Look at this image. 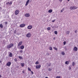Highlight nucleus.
Returning a JSON list of instances; mask_svg holds the SVG:
<instances>
[{"instance_id":"1","label":"nucleus","mask_w":78,"mask_h":78,"mask_svg":"<svg viewBox=\"0 0 78 78\" xmlns=\"http://www.w3.org/2000/svg\"><path fill=\"white\" fill-rule=\"evenodd\" d=\"M13 46H14V44H13L11 43L7 45V48H11V47H13Z\"/></svg>"},{"instance_id":"2","label":"nucleus","mask_w":78,"mask_h":78,"mask_svg":"<svg viewBox=\"0 0 78 78\" xmlns=\"http://www.w3.org/2000/svg\"><path fill=\"white\" fill-rule=\"evenodd\" d=\"M31 36V34L30 33L27 34L26 35V37H30Z\"/></svg>"},{"instance_id":"3","label":"nucleus","mask_w":78,"mask_h":78,"mask_svg":"<svg viewBox=\"0 0 78 78\" xmlns=\"http://www.w3.org/2000/svg\"><path fill=\"white\" fill-rule=\"evenodd\" d=\"M70 8V9H71V10H73V9H76V7L72 6Z\"/></svg>"},{"instance_id":"4","label":"nucleus","mask_w":78,"mask_h":78,"mask_svg":"<svg viewBox=\"0 0 78 78\" xmlns=\"http://www.w3.org/2000/svg\"><path fill=\"white\" fill-rule=\"evenodd\" d=\"M19 13V11L18 10H16L15 12V15H17Z\"/></svg>"},{"instance_id":"5","label":"nucleus","mask_w":78,"mask_h":78,"mask_svg":"<svg viewBox=\"0 0 78 78\" xmlns=\"http://www.w3.org/2000/svg\"><path fill=\"white\" fill-rule=\"evenodd\" d=\"M25 27V24H21L20 26V28H23V27Z\"/></svg>"},{"instance_id":"6","label":"nucleus","mask_w":78,"mask_h":78,"mask_svg":"<svg viewBox=\"0 0 78 78\" xmlns=\"http://www.w3.org/2000/svg\"><path fill=\"white\" fill-rule=\"evenodd\" d=\"M33 28V26H32L30 25L28 26L27 28L29 30H31Z\"/></svg>"},{"instance_id":"7","label":"nucleus","mask_w":78,"mask_h":78,"mask_svg":"<svg viewBox=\"0 0 78 78\" xmlns=\"http://www.w3.org/2000/svg\"><path fill=\"white\" fill-rule=\"evenodd\" d=\"M36 68L37 69H39L41 68V65H36Z\"/></svg>"},{"instance_id":"8","label":"nucleus","mask_w":78,"mask_h":78,"mask_svg":"<svg viewBox=\"0 0 78 78\" xmlns=\"http://www.w3.org/2000/svg\"><path fill=\"white\" fill-rule=\"evenodd\" d=\"M25 17H28L30 16V15L29 14V13H26L25 15Z\"/></svg>"},{"instance_id":"9","label":"nucleus","mask_w":78,"mask_h":78,"mask_svg":"<svg viewBox=\"0 0 78 78\" xmlns=\"http://www.w3.org/2000/svg\"><path fill=\"white\" fill-rule=\"evenodd\" d=\"M11 62H9L7 63L6 65L7 66H11Z\"/></svg>"},{"instance_id":"10","label":"nucleus","mask_w":78,"mask_h":78,"mask_svg":"<svg viewBox=\"0 0 78 78\" xmlns=\"http://www.w3.org/2000/svg\"><path fill=\"white\" fill-rule=\"evenodd\" d=\"M73 50L75 51H77L78 50V48L76 47H75L74 48Z\"/></svg>"},{"instance_id":"11","label":"nucleus","mask_w":78,"mask_h":78,"mask_svg":"<svg viewBox=\"0 0 78 78\" xmlns=\"http://www.w3.org/2000/svg\"><path fill=\"white\" fill-rule=\"evenodd\" d=\"M29 2H30V0H27L26 4V5H25L26 6H27L28 5Z\"/></svg>"},{"instance_id":"12","label":"nucleus","mask_w":78,"mask_h":78,"mask_svg":"<svg viewBox=\"0 0 78 78\" xmlns=\"http://www.w3.org/2000/svg\"><path fill=\"white\" fill-rule=\"evenodd\" d=\"M24 48V46H23V45H22L20 47V49H21V50H23V49Z\"/></svg>"},{"instance_id":"13","label":"nucleus","mask_w":78,"mask_h":78,"mask_svg":"<svg viewBox=\"0 0 78 78\" xmlns=\"http://www.w3.org/2000/svg\"><path fill=\"white\" fill-rule=\"evenodd\" d=\"M22 41H20L18 44V46H20L22 45Z\"/></svg>"},{"instance_id":"14","label":"nucleus","mask_w":78,"mask_h":78,"mask_svg":"<svg viewBox=\"0 0 78 78\" xmlns=\"http://www.w3.org/2000/svg\"><path fill=\"white\" fill-rule=\"evenodd\" d=\"M52 11H53L52 10V9H50L48 11V12H49L50 13H51L52 12Z\"/></svg>"},{"instance_id":"15","label":"nucleus","mask_w":78,"mask_h":78,"mask_svg":"<svg viewBox=\"0 0 78 78\" xmlns=\"http://www.w3.org/2000/svg\"><path fill=\"white\" fill-rule=\"evenodd\" d=\"M65 64H67V65H68V64H69V61H66V62H65Z\"/></svg>"},{"instance_id":"16","label":"nucleus","mask_w":78,"mask_h":78,"mask_svg":"<svg viewBox=\"0 0 78 78\" xmlns=\"http://www.w3.org/2000/svg\"><path fill=\"white\" fill-rule=\"evenodd\" d=\"M0 27L1 28H2L3 27V25L2 24H0Z\"/></svg>"},{"instance_id":"17","label":"nucleus","mask_w":78,"mask_h":78,"mask_svg":"<svg viewBox=\"0 0 78 78\" xmlns=\"http://www.w3.org/2000/svg\"><path fill=\"white\" fill-rule=\"evenodd\" d=\"M9 56L10 57H12V53L10 52L9 54Z\"/></svg>"},{"instance_id":"18","label":"nucleus","mask_w":78,"mask_h":78,"mask_svg":"<svg viewBox=\"0 0 78 78\" xmlns=\"http://www.w3.org/2000/svg\"><path fill=\"white\" fill-rule=\"evenodd\" d=\"M20 65H21L22 67H23L24 65V63H21Z\"/></svg>"},{"instance_id":"19","label":"nucleus","mask_w":78,"mask_h":78,"mask_svg":"<svg viewBox=\"0 0 78 78\" xmlns=\"http://www.w3.org/2000/svg\"><path fill=\"white\" fill-rule=\"evenodd\" d=\"M18 58L20 59H23V58L22 57H21L20 56H19Z\"/></svg>"},{"instance_id":"20","label":"nucleus","mask_w":78,"mask_h":78,"mask_svg":"<svg viewBox=\"0 0 78 78\" xmlns=\"http://www.w3.org/2000/svg\"><path fill=\"white\" fill-rule=\"evenodd\" d=\"M70 33V31H67L66 32V34H69Z\"/></svg>"},{"instance_id":"21","label":"nucleus","mask_w":78,"mask_h":78,"mask_svg":"<svg viewBox=\"0 0 78 78\" xmlns=\"http://www.w3.org/2000/svg\"><path fill=\"white\" fill-rule=\"evenodd\" d=\"M54 33L55 34H58V32L56 31H54Z\"/></svg>"},{"instance_id":"22","label":"nucleus","mask_w":78,"mask_h":78,"mask_svg":"<svg viewBox=\"0 0 78 78\" xmlns=\"http://www.w3.org/2000/svg\"><path fill=\"white\" fill-rule=\"evenodd\" d=\"M62 55H65V53H64V52H62Z\"/></svg>"},{"instance_id":"23","label":"nucleus","mask_w":78,"mask_h":78,"mask_svg":"<svg viewBox=\"0 0 78 78\" xmlns=\"http://www.w3.org/2000/svg\"><path fill=\"white\" fill-rule=\"evenodd\" d=\"M39 64V62L38 61H37L35 63L36 64Z\"/></svg>"},{"instance_id":"24","label":"nucleus","mask_w":78,"mask_h":78,"mask_svg":"<svg viewBox=\"0 0 78 78\" xmlns=\"http://www.w3.org/2000/svg\"><path fill=\"white\" fill-rule=\"evenodd\" d=\"M72 64L73 66H75V62H73L72 63Z\"/></svg>"},{"instance_id":"25","label":"nucleus","mask_w":78,"mask_h":78,"mask_svg":"<svg viewBox=\"0 0 78 78\" xmlns=\"http://www.w3.org/2000/svg\"><path fill=\"white\" fill-rule=\"evenodd\" d=\"M64 9H62V10H61V12H63V11H64Z\"/></svg>"},{"instance_id":"26","label":"nucleus","mask_w":78,"mask_h":78,"mask_svg":"<svg viewBox=\"0 0 78 78\" xmlns=\"http://www.w3.org/2000/svg\"><path fill=\"white\" fill-rule=\"evenodd\" d=\"M16 32H17V30H15L14 31V33L15 34H16Z\"/></svg>"},{"instance_id":"27","label":"nucleus","mask_w":78,"mask_h":78,"mask_svg":"<svg viewBox=\"0 0 78 78\" xmlns=\"http://www.w3.org/2000/svg\"><path fill=\"white\" fill-rule=\"evenodd\" d=\"M28 70H29V71H30V72H31V69H30V68H28Z\"/></svg>"},{"instance_id":"28","label":"nucleus","mask_w":78,"mask_h":78,"mask_svg":"<svg viewBox=\"0 0 78 78\" xmlns=\"http://www.w3.org/2000/svg\"><path fill=\"white\" fill-rule=\"evenodd\" d=\"M54 50H58V49H57L56 48H55V47H54Z\"/></svg>"},{"instance_id":"29","label":"nucleus","mask_w":78,"mask_h":78,"mask_svg":"<svg viewBox=\"0 0 78 78\" xmlns=\"http://www.w3.org/2000/svg\"><path fill=\"white\" fill-rule=\"evenodd\" d=\"M49 49H50V50H52V47H50Z\"/></svg>"},{"instance_id":"30","label":"nucleus","mask_w":78,"mask_h":78,"mask_svg":"<svg viewBox=\"0 0 78 78\" xmlns=\"http://www.w3.org/2000/svg\"><path fill=\"white\" fill-rule=\"evenodd\" d=\"M14 60L15 62H17V59L16 58L14 59Z\"/></svg>"},{"instance_id":"31","label":"nucleus","mask_w":78,"mask_h":78,"mask_svg":"<svg viewBox=\"0 0 78 78\" xmlns=\"http://www.w3.org/2000/svg\"><path fill=\"white\" fill-rule=\"evenodd\" d=\"M46 55H47V56H49V55H50V54L49 53H48L46 54Z\"/></svg>"},{"instance_id":"32","label":"nucleus","mask_w":78,"mask_h":78,"mask_svg":"<svg viewBox=\"0 0 78 78\" xmlns=\"http://www.w3.org/2000/svg\"><path fill=\"white\" fill-rule=\"evenodd\" d=\"M56 78H61V76H57Z\"/></svg>"},{"instance_id":"33","label":"nucleus","mask_w":78,"mask_h":78,"mask_svg":"<svg viewBox=\"0 0 78 78\" xmlns=\"http://www.w3.org/2000/svg\"><path fill=\"white\" fill-rule=\"evenodd\" d=\"M48 30H50V27H48L47 28Z\"/></svg>"},{"instance_id":"34","label":"nucleus","mask_w":78,"mask_h":78,"mask_svg":"<svg viewBox=\"0 0 78 78\" xmlns=\"http://www.w3.org/2000/svg\"><path fill=\"white\" fill-rule=\"evenodd\" d=\"M6 5H9V2H7L6 3Z\"/></svg>"},{"instance_id":"35","label":"nucleus","mask_w":78,"mask_h":78,"mask_svg":"<svg viewBox=\"0 0 78 78\" xmlns=\"http://www.w3.org/2000/svg\"><path fill=\"white\" fill-rule=\"evenodd\" d=\"M66 42L64 41L63 42V44H64V45H66Z\"/></svg>"},{"instance_id":"36","label":"nucleus","mask_w":78,"mask_h":78,"mask_svg":"<svg viewBox=\"0 0 78 78\" xmlns=\"http://www.w3.org/2000/svg\"><path fill=\"white\" fill-rule=\"evenodd\" d=\"M12 1H11L9 3V5H12Z\"/></svg>"},{"instance_id":"37","label":"nucleus","mask_w":78,"mask_h":78,"mask_svg":"<svg viewBox=\"0 0 78 78\" xmlns=\"http://www.w3.org/2000/svg\"><path fill=\"white\" fill-rule=\"evenodd\" d=\"M48 71H51V68H49V69H48Z\"/></svg>"},{"instance_id":"38","label":"nucleus","mask_w":78,"mask_h":78,"mask_svg":"<svg viewBox=\"0 0 78 78\" xmlns=\"http://www.w3.org/2000/svg\"><path fill=\"white\" fill-rule=\"evenodd\" d=\"M51 63H49L48 64V66H51Z\"/></svg>"},{"instance_id":"39","label":"nucleus","mask_w":78,"mask_h":78,"mask_svg":"<svg viewBox=\"0 0 78 78\" xmlns=\"http://www.w3.org/2000/svg\"><path fill=\"white\" fill-rule=\"evenodd\" d=\"M5 25H7V24H8V22H5Z\"/></svg>"},{"instance_id":"40","label":"nucleus","mask_w":78,"mask_h":78,"mask_svg":"<svg viewBox=\"0 0 78 78\" xmlns=\"http://www.w3.org/2000/svg\"><path fill=\"white\" fill-rule=\"evenodd\" d=\"M20 53H23V51L22 50H21L20 51Z\"/></svg>"},{"instance_id":"41","label":"nucleus","mask_w":78,"mask_h":78,"mask_svg":"<svg viewBox=\"0 0 78 78\" xmlns=\"http://www.w3.org/2000/svg\"><path fill=\"white\" fill-rule=\"evenodd\" d=\"M31 72L32 74H34V73L32 71H31Z\"/></svg>"},{"instance_id":"42","label":"nucleus","mask_w":78,"mask_h":78,"mask_svg":"<svg viewBox=\"0 0 78 78\" xmlns=\"http://www.w3.org/2000/svg\"><path fill=\"white\" fill-rule=\"evenodd\" d=\"M69 70H71V67H69Z\"/></svg>"},{"instance_id":"43","label":"nucleus","mask_w":78,"mask_h":78,"mask_svg":"<svg viewBox=\"0 0 78 78\" xmlns=\"http://www.w3.org/2000/svg\"><path fill=\"white\" fill-rule=\"evenodd\" d=\"M59 1L60 2H62V0H59Z\"/></svg>"},{"instance_id":"44","label":"nucleus","mask_w":78,"mask_h":78,"mask_svg":"<svg viewBox=\"0 0 78 78\" xmlns=\"http://www.w3.org/2000/svg\"><path fill=\"white\" fill-rule=\"evenodd\" d=\"M75 32L76 33H77V30H75Z\"/></svg>"},{"instance_id":"45","label":"nucleus","mask_w":78,"mask_h":78,"mask_svg":"<svg viewBox=\"0 0 78 78\" xmlns=\"http://www.w3.org/2000/svg\"><path fill=\"white\" fill-rule=\"evenodd\" d=\"M55 21V20H53L52 21V22H54Z\"/></svg>"},{"instance_id":"46","label":"nucleus","mask_w":78,"mask_h":78,"mask_svg":"<svg viewBox=\"0 0 78 78\" xmlns=\"http://www.w3.org/2000/svg\"><path fill=\"white\" fill-rule=\"evenodd\" d=\"M45 78H48V77H46Z\"/></svg>"},{"instance_id":"47","label":"nucleus","mask_w":78,"mask_h":78,"mask_svg":"<svg viewBox=\"0 0 78 78\" xmlns=\"http://www.w3.org/2000/svg\"><path fill=\"white\" fill-rule=\"evenodd\" d=\"M2 62V61H0V63H1Z\"/></svg>"},{"instance_id":"48","label":"nucleus","mask_w":78,"mask_h":78,"mask_svg":"<svg viewBox=\"0 0 78 78\" xmlns=\"http://www.w3.org/2000/svg\"><path fill=\"white\" fill-rule=\"evenodd\" d=\"M0 77H2V76H1V75H0Z\"/></svg>"},{"instance_id":"49","label":"nucleus","mask_w":78,"mask_h":78,"mask_svg":"<svg viewBox=\"0 0 78 78\" xmlns=\"http://www.w3.org/2000/svg\"><path fill=\"white\" fill-rule=\"evenodd\" d=\"M22 72H23V73H24V71H23Z\"/></svg>"},{"instance_id":"50","label":"nucleus","mask_w":78,"mask_h":78,"mask_svg":"<svg viewBox=\"0 0 78 78\" xmlns=\"http://www.w3.org/2000/svg\"><path fill=\"white\" fill-rule=\"evenodd\" d=\"M55 37H54V40H55Z\"/></svg>"},{"instance_id":"51","label":"nucleus","mask_w":78,"mask_h":78,"mask_svg":"<svg viewBox=\"0 0 78 78\" xmlns=\"http://www.w3.org/2000/svg\"><path fill=\"white\" fill-rule=\"evenodd\" d=\"M68 2H69V1H70V0H67Z\"/></svg>"}]
</instances>
